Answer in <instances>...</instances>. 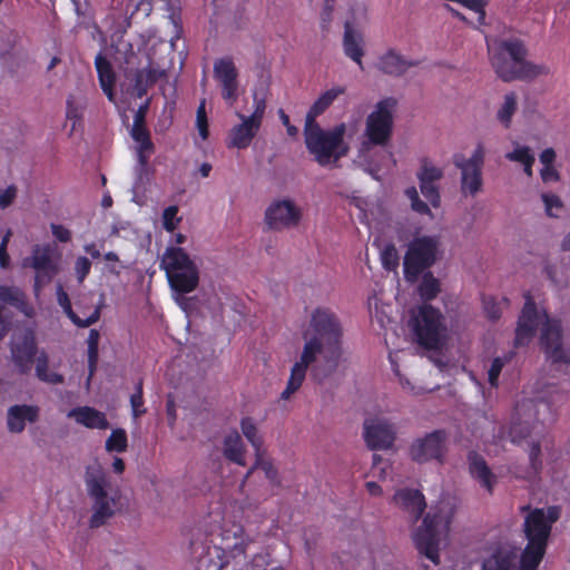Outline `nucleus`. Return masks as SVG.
Returning <instances> with one entry per match:
<instances>
[{"instance_id":"f257e3e1","label":"nucleus","mask_w":570,"mask_h":570,"mask_svg":"<svg viewBox=\"0 0 570 570\" xmlns=\"http://www.w3.org/2000/svg\"><path fill=\"white\" fill-rule=\"evenodd\" d=\"M491 66L504 82L530 80L548 75L549 68L527 60L528 49L520 38H495L488 42Z\"/></svg>"},{"instance_id":"f03ea898","label":"nucleus","mask_w":570,"mask_h":570,"mask_svg":"<svg viewBox=\"0 0 570 570\" xmlns=\"http://www.w3.org/2000/svg\"><path fill=\"white\" fill-rule=\"evenodd\" d=\"M524 305L518 318L514 346H525L533 340L539 324L542 322L540 346L546 356H564L563 331L560 320L550 318L546 311H539L529 292L524 294Z\"/></svg>"},{"instance_id":"7ed1b4c3","label":"nucleus","mask_w":570,"mask_h":570,"mask_svg":"<svg viewBox=\"0 0 570 570\" xmlns=\"http://www.w3.org/2000/svg\"><path fill=\"white\" fill-rule=\"evenodd\" d=\"M454 514L450 499L441 500L413 532V540L420 554L435 567L440 564V550L445 546L449 527Z\"/></svg>"},{"instance_id":"20e7f679","label":"nucleus","mask_w":570,"mask_h":570,"mask_svg":"<svg viewBox=\"0 0 570 570\" xmlns=\"http://www.w3.org/2000/svg\"><path fill=\"white\" fill-rule=\"evenodd\" d=\"M309 327L313 335L306 341L301 356H316L318 353L341 356L344 330L335 311L327 306L316 307L311 314Z\"/></svg>"},{"instance_id":"39448f33","label":"nucleus","mask_w":570,"mask_h":570,"mask_svg":"<svg viewBox=\"0 0 570 570\" xmlns=\"http://www.w3.org/2000/svg\"><path fill=\"white\" fill-rule=\"evenodd\" d=\"M521 511H528L523 523L528 546L521 557L520 570H537L544 556L552 524L559 519L560 511L557 507H549L547 510L521 507Z\"/></svg>"},{"instance_id":"423d86ee","label":"nucleus","mask_w":570,"mask_h":570,"mask_svg":"<svg viewBox=\"0 0 570 570\" xmlns=\"http://www.w3.org/2000/svg\"><path fill=\"white\" fill-rule=\"evenodd\" d=\"M346 125L341 122L331 129H323L317 122H305V145L320 166L336 164L350 151L345 141Z\"/></svg>"},{"instance_id":"0eeeda50","label":"nucleus","mask_w":570,"mask_h":570,"mask_svg":"<svg viewBox=\"0 0 570 570\" xmlns=\"http://www.w3.org/2000/svg\"><path fill=\"white\" fill-rule=\"evenodd\" d=\"M169 286L178 294L194 292L199 284V269L186 250L181 247L169 246L160 261Z\"/></svg>"},{"instance_id":"6e6552de","label":"nucleus","mask_w":570,"mask_h":570,"mask_svg":"<svg viewBox=\"0 0 570 570\" xmlns=\"http://www.w3.org/2000/svg\"><path fill=\"white\" fill-rule=\"evenodd\" d=\"M415 342L428 351L440 350L446 340V326L439 308L423 304L411 320Z\"/></svg>"},{"instance_id":"1a4fd4ad","label":"nucleus","mask_w":570,"mask_h":570,"mask_svg":"<svg viewBox=\"0 0 570 570\" xmlns=\"http://www.w3.org/2000/svg\"><path fill=\"white\" fill-rule=\"evenodd\" d=\"M85 482L88 494L94 501L89 525L90 528H99L114 517L116 500L107 492L109 481L100 465L94 464L87 468Z\"/></svg>"},{"instance_id":"9d476101","label":"nucleus","mask_w":570,"mask_h":570,"mask_svg":"<svg viewBox=\"0 0 570 570\" xmlns=\"http://www.w3.org/2000/svg\"><path fill=\"white\" fill-rule=\"evenodd\" d=\"M397 100L394 97H386L376 102L374 110L368 114L365 120L363 148L368 146L386 145L393 134L394 112Z\"/></svg>"},{"instance_id":"9b49d317","label":"nucleus","mask_w":570,"mask_h":570,"mask_svg":"<svg viewBox=\"0 0 570 570\" xmlns=\"http://www.w3.org/2000/svg\"><path fill=\"white\" fill-rule=\"evenodd\" d=\"M439 239L435 236L414 238L404 255L403 272L407 282H415L419 276L436 261Z\"/></svg>"},{"instance_id":"f8f14e48","label":"nucleus","mask_w":570,"mask_h":570,"mask_svg":"<svg viewBox=\"0 0 570 570\" xmlns=\"http://www.w3.org/2000/svg\"><path fill=\"white\" fill-rule=\"evenodd\" d=\"M338 358H301L291 371L286 389L282 392L281 399L288 400L301 387L306 370L312 365L313 375L321 382L330 377L338 367Z\"/></svg>"},{"instance_id":"ddd939ff","label":"nucleus","mask_w":570,"mask_h":570,"mask_svg":"<svg viewBox=\"0 0 570 570\" xmlns=\"http://www.w3.org/2000/svg\"><path fill=\"white\" fill-rule=\"evenodd\" d=\"M454 165L461 169V189L464 194L474 196L482 186V167L484 163V149L479 144L469 159L456 154L453 157Z\"/></svg>"},{"instance_id":"4468645a","label":"nucleus","mask_w":570,"mask_h":570,"mask_svg":"<svg viewBox=\"0 0 570 570\" xmlns=\"http://www.w3.org/2000/svg\"><path fill=\"white\" fill-rule=\"evenodd\" d=\"M446 440L448 435L443 430L428 433L412 443L410 456L417 463H424L430 460L441 461L446 451Z\"/></svg>"},{"instance_id":"2eb2a0df","label":"nucleus","mask_w":570,"mask_h":570,"mask_svg":"<svg viewBox=\"0 0 570 570\" xmlns=\"http://www.w3.org/2000/svg\"><path fill=\"white\" fill-rule=\"evenodd\" d=\"M301 218V209L289 199L276 200L265 212V222L274 230L295 227L299 224Z\"/></svg>"},{"instance_id":"dca6fc26","label":"nucleus","mask_w":570,"mask_h":570,"mask_svg":"<svg viewBox=\"0 0 570 570\" xmlns=\"http://www.w3.org/2000/svg\"><path fill=\"white\" fill-rule=\"evenodd\" d=\"M24 265H29L36 271V287L50 283L58 272L52 259V248L50 245L33 246L32 255L30 258L26 259Z\"/></svg>"},{"instance_id":"f3484780","label":"nucleus","mask_w":570,"mask_h":570,"mask_svg":"<svg viewBox=\"0 0 570 570\" xmlns=\"http://www.w3.org/2000/svg\"><path fill=\"white\" fill-rule=\"evenodd\" d=\"M214 77L222 86V97L229 105L238 98V72L232 58L225 57L214 62Z\"/></svg>"},{"instance_id":"a211bd4d","label":"nucleus","mask_w":570,"mask_h":570,"mask_svg":"<svg viewBox=\"0 0 570 570\" xmlns=\"http://www.w3.org/2000/svg\"><path fill=\"white\" fill-rule=\"evenodd\" d=\"M393 424L383 419H371L364 422V436L372 450L390 449L395 441Z\"/></svg>"},{"instance_id":"6ab92c4d","label":"nucleus","mask_w":570,"mask_h":570,"mask_svg":"<svg viewBox=\"0 0 570 570\" xmlns=\"http://www.w3.org/2000/svg\"><path fill=\"white\" fill-rule=\"evenodd\" d=\"M535 407L537 404L531 400L524 401L517 405L515 415L513 416L509 430V438L511 442H520L522 439L530 434L535 416Z\"/></svg>"},{"instance_id":"aec40b11","label":"nucleus","mask_w":570,"mask_h":570,"mask_svg":"<svg viewBox=\"0 0 570 570\" xmlns=\"http://www.w3.org/2000/svg\"><path fill=\"white\" fill-rule=\"evenodd\" d=\"M420 65V60H407L404 56L391 48L381 55L376 67L385 75L393 77L403 76L410 68Z\"/></svg>"},{"instance_id":"412c9836","label":"nucleus","mask_w":570,"mask_h":570,"mask_svg":"<svg viewBox=\"0 0 570 570\" xmlns=\"http://www.w3.org/2000/svg\"><path fill=\"white\" fill-rule=\"evenodd\" d=\"M393 501L397 508L409 514L412 521L419 520L426 508L424 495L419 490H399L394 494Z\"/></svg>"},{"instance_id":"4be33fe9","label":"nucleus","mask_w":570,"mask_h":570,"mask_svg":"<svg viewBox=\"0 0 570 570\" xmlns=\"http://www.w3.org/2000/svg\"><path fill=\"white\" fill-rule=\"evenodd\" d=\"M342 46L344 55L363 69L364 36L360 30L354 28L350 20H346L344 23Z\"/></svg>"},{"instance_id":"5701e85b","label":"nucleus","mask_w":570,"mask_h":570,"mask_svg":"<svg viewBox=\"0 0 570 570\" xmlns=\"http://www.w3.org/2000/svg\"><path fill=\"white\" fill-rule=\"evenodd\" d=\"M466 461L471 476L476 480L480 485L484 488L489 493H492L498 478L492 473L485 459L475 451H470L468 453Z\"/></svg>"},{"instance_id":"b1692460","label":"nucleus","mask_w":570,"mask_h":570,"mask_svg":"<svg viewBox=\"0 0 570 570\" xmlns=\"http://www.w3.org/2000/svg\"><path fill=\"white\" fill-rule=\"evenodd\" d=\"M36 331L30 326L17 327L11 336V356H37Z\"/></svg>"},{"instance_id":"393cba45","label":"nucleus","mask_w":570,"mask_h":570,"mask_svg":"<svg viewBox=\"0 0 570 570\" xmlns=\"http://www.w3.org/2000/svg\"><path fill=\"white\" fill-rule=\"evenodd\" d=\"M39 419V407L36 405H12L7 412V428L11 433H21L26 422L35 423Z\"/></svg>"},{"instance_id":"a878e982","label":"nucleus","mask_w":570,"mask_h":570,"mask_svg":"<svg viewBox=\"0 0 570 570\" xmlns=\"http://www.w3.org/2000/svg\"><path fill=\"white\" fill-rule=\"evenodd\" d=\"M238 117L242 119V122L232 128L227 146L229 148L245 149L250 145L261 126L242 114H238Z\"/></svg>"},{"instance_id":"bb28decb","label":"nucleus","mask_w":570,"mask_h":570,"mask_svg":"<svg viewBox=\"0 0 570 570\" xmlns=\"http://www.w3.org/2000/svg\"><path fill=\"white\" fill-rule=\"evenodd\" d=\"M68 416L73 417L77 423L88 429L107 430L109 428V422L106 417V414L96 410L95 407H76L68 413Z\"/></svg>"},{"instance_id":"cd10ccee","label":"nucleus","mask_w":570,"mask_h":570,"mask_svg":"<svg viewBox=\"0 0 570 570\" xmlns=\"http://www.w3.org/2000/svg\"><path fill=\"white\" fill-rule=\"evenodd\" d=\"M345 91L346 88L344 86H334L322 92L309 107L305 122H317L316 118L323 115L340 96L345 94Z\"/></svg>"},{"instance_id":"c85d7f7f","label":"nucleus","mask_w":570,"mask_h":570,"mask_svg":"<svg viewBox=\"0 0 570 570\" xmlns=\"http://www.w3.org/2000/svg\"><path fill=\"white\" fill-rule=\"evenodd\" d=\"M95 67L98 73L99 85L110 101L115 99L116 73L110 61L99 52L95 58Z\"/></svg>"},{"instance_id":"c756f323","label":"nucleus","mask_w":570,"mask_h":570,"mask_svg":"<svg viewBox=\"0 0 570 570\" xmlns=\"http://www.w3.org/2000/svg\"><path fill=\"white\" fill-rule=\"evenodd\" d=\"M246 448L240 434L237 431L228 432L223 440V454L224 456L238 464L246 465L245 460Z\"/></svg>"},{"instance_id":"7c9ffc66","label":"nucleus","mask_w":570,"mask_h":570,"mask_svg":"<svg viewBox=\"0 0 570 570\" xmlns=\"http://www.w3.org/2000/svg\"><path fill=\"white\" fill-rule=\"evenodd\" d=\"M367 309L373 322H376L381 328H386L392 323V305L383 303L376 293L367 297Z\"/></svg>"},{"instance_id":"2f4dec72","label":"nucleus","mask_w":570,"mask_h":570,"mask_svg":"<svg viewBox=\"0 0 570 570\" xmlns=\"http://www.w3.org/2000/svg\"><path fill=\"white\" fill-rule=\"evenodd\" d=\"M57 301L61 306L67 316L71 320V322L78 327H88L96 323L100 316V309L97 307L89 316L86 318L79 317L72 309L71 302L69 299L68 294L59 287L57 291Z\"/></svg>"},{"instance_id":"473e14b6","label":"nucleus","mask_w":570,"mask_h":570,"mask_svg":"<svg viewBox=\"0 0 570 570\" xmlns=\"http://www.w3.org/2000/svg\"><path fill=\"white\" fill-rule=\"evenodd\" d=\"M165 76V70L149 65L147 68L140 69L135 75V89L138 97L147 94L148 89L153 87L160 78Z\"/></svg>"},{"instance_id":"72a5a7b5","label":"nucleus","mask_w":570,"mask_h":570,"mask_svg":"<svg viewBox=\"0 0 570 570\" xmlns=\"http://www.w3.org/2000/svg\"><path fill=\"white\" fill-rule=\"evenodd\" d=\"M0 301L14 306L28 316L32 309L28 305L23 292L14 287L0 286Z\"/></svg>"},{"instance_id":"f704fd0d","label":"nucleus","mask_w":570,"mask_h":570,"mask_svg":"<svg viewBox=\"0 0 570 570\" xmlns=\"http://www.w3.org/2000/svg\"><path fill=\"white\" fill-rule=\"evenodd\" d=\"M240 429H242L243 435L250 443L255 453H261V452L265 451L263 438L259 434L258 429L252 417L242 419Z\"/></svg>"},{"instance_id":"c9c22d12","label":"nucleus","mask_w":570,"mask_h":570,"mask_svg":"<svg viewBox=\"0 0 570 570\" xmlns=\"http://www.w3.org/2000/svg\"><path fill=\"white\" fill-rule=\"evenodd\" d=\"M518 109V97L515 92L511 91L504 95V100L497 112L498 120L504 126L510 128L512 117Z\"/></svg>"},{"instance_id":"e433bc0d","label":"nucleus","mask_w":570,"mask_h":570,"mask_svg":"<svg viewBox=\"0 0 570 570\" xmlns=\"http://www.w3.org/2000/svg\"><path fill=\"white\" fill-rule=\"evenodd\" d=\"M420 164V170L416 174L419 183L436 184L439 180L443 178L444 174L442 168L434 166L433 163L428 157H423Z\"/></svg>"},{"instance_id":"4c0bfd02","label":"nucleus","mask_w":570,"mask_h":570,"mask_svg":"<svg viewBox=\"0 0 570 570\" xmlns=\"http://www.w3.org/2000/svg\"><path fill=\"white\" fill-rule=\"evenodd\" d=\"M514 558L503 551L493 553L483 562V570H514Z\"/></svg>"},{"instance_id":"58836bf2","label":"nucleus","mask_w":570,"mask_h":570,"mask_svg":"<svg viewBox=\"0 0 570 570\" xmlns=\"http://www.w3.org/2000/svg\"><path fill=\"white\" fill-rule=\"evenodd\" d=\"M417 291L424 302L432 301L440 293V282L431 272H426L423 274Z\"/></svg>"},{"instance_id":"ea45409f","label":"nucleus","mask_w":570,"mask_h":570,"mask_svg":"<svg viewBox=\"0 0 570 570\" xmlns=\"http://www.w3.org/2000/svg\"><path fill=\"white\" fill-rule=\"evenodd\" d=\"M128 448L127 433L124 429L112 430L109 438L106 440L105 449L107 452L122 453Z\"/></svg>"},{"instance_id":"a19ab883","label":"nucleus","mask_w":570,"mask_h":570,"mask_svg":"<svg viewBox=\"0 0 570 570\" xmlns=\"http://www.w3.org/2000/svg\"><path fill=\"white\" fill-rule=\"evenodd\" d=\"M254 468H259L264 471L265 476L274 484H279L278 472L274 468L272 461L265 458V451L255 453Z\"/></svg>"},{"instance_id":"79ce46f5","label":"nucleus","mask_w":570,"mask_h":570,"mask_svg":"<svg viewBox=\"0 0 570 570\" xmlns=\"http://www.w3.org/2000/svg\"><path fill=\"white\" fill-rule=\"evenodd\" d=\"M381 262L382 266L390 272L395 271L399 267L400 256L394 244L389 243L383 247L381 252Z\"/></svg>"},{"instance_id":"37998d69","label":"nucleus","mask_w":570,"mask_h":570,"mask_svg":"<svg viewBox=\"0 0 570 570\" xmlns=\"http://www.w3.org/2000/svg\"><path fill=\"white\" fill-rule=\"evenodd\" d=\"M131 137L136 142H138L139 149L147 150L148 153H154L155 146L154 142L151 141L150 134L147 127L132 128Z\"/></svg>"},{"instance_id":"c03bdc74","label":"nucleus","mask_w":570,"mask_h":570,"mask_svg":"<svg viewBox=\"0 0 570 570\" xmlns=\"http://www.w3.org/2000/svg\"><path fill=\"white\" fill-rule=\"evenodd\" d=\"M404 193L405 196L411 202V208L415 213L420 215H431V209L429 205L425 202L421 200L419 193L414 186L406 188Z\"/></svg>"},{"instance_id":"a18cd8bd","label":"nucleus","mask_w":570,"mask_h":570,"mask_svg":"<svg viewBox=\"0 0 570 570\" xmlns=\"http://www.w3.org/2000/svg\"><path fill=\"white\" fill-rule=\"evenodd\" d=\"M36 373L41 381L50 384H60L63 382L62 375L49 372L47 358H39V362L36 366Z\"/></svg>"},{"instance_id":"49530a36","label":"nucleus","mask_w":570,"mask_h":570,"mask_svg":"<svg viewBox=\"0 0 570 570\" xmlns=\"http://www.w3.org/2000/svg\"><path fill=\"white\" fill-rule=\"evenodd\" d=\"M178 206L171 205L164 209L163 212V227L165 230L173 233L181 222L180 217H177Z\"/></svg>"},{"instance_id":"de8ad7c7","label":"nucleus","mask_w":570,"mask_h":570,"mask_svg":"<svg viewBox=\"0 0 570 570\" xmlns=\"http://www.w3.org/2000/svg\"><path fill=\"white\" fill-rule=\"evenodd\" d=\"M420 189L424 198L434 207L438 208L441 204L440 190L434 183H420Z\"/></svg>"},{"instance_id":"09e8293b","label":"nucleus","mask_w":570,"mask_h":570,"mask_svg":"<svg viewBox=\"0 0 570 570\" xmlns=\"http://www.w3.org/2000/svg\"><path fill=\"white\" fill-rule=\"evenodd\" d=\"M130 405L132 416L135 419L141 416L146 412L142 399V380H139L136 384V392L130 396Z\"/></svg>"},{"instance_id":"8fccbe9b","label":"nucleus","mask_w":570,"mask_h":570,"mask_svg":"<svg viewBox=\"0 0 570 570\" xmlns=\"http://www.w3.org/2000/svg\"><path fill=\"white\" fill-rule=\"evenodd\" d=\"M196 126L199 132V136L205 140L208 138V118L206 114V101L203 99L197 108L196 112Z\"/></svg>"},{"instance_id":"3c124183","label":"nucleus","mask_w":570,"mask_h":570,"mask_svg":"<svg viewBox=\"0 0 570 570\" xmlns=\"http://www.w3.org/2000/svg\"><path fill=\"white\" fill-rule=\"evenodd\" d=\"M335 0H324L320 19H321V29L324 32H327L331 28L333 21V13L335 9Z\"/></svg>"},{"instance_id":"603ef678","label":"nucleus","mask_w":570,"mask_h":570,"mask_svg":"<svg viewBox=\"0 0 570 570\" xmlns=\"http://www.w3.org/2000/svg\"><path fill=\"white\" fill-rule=\"evenodd\" d=\"M0 234L2 235L0 242V266L6 268L9 266L10 263V256L8 254L7 247L12 236V232L10 228H2V232Z\"/></svg>"},{"instance_id":"864d4df0","label":"nucleus","mask_w":570,"mask_h":570,"mask_svg":"<svg viewBox=\"0 0 570 570\" xmlns=\"http://www.w3.org/2000/svg\"><path fill=\"white\" fill-rule=\"evenodd\" d=\"M482 303L484 313L489 320L497 321L501 317V309L494 297L483 296Z\"/></svg>"},{"instance_id":"5fc2aeb1","label":"nucleus","mask_w":570,"mask_h":570,"mask_svg":"<svg viewBox=\"0 0 570 570\" xmlns=\"http://www.w3.org/2000/svg\"><path fill=\"white\" fill-rule=\"evenodd\" d=\"M391 364H392V368H393L395 375L399 377L400 384L402 385L404 391H406L413 395H419L423 392V390L421 387L416 389L413 384H411V382L406 377H404L403 374H401L400 365L397 364V362L394 358H391Z\"/></svg>"},{"instance_id":"6e6d98bb","label":"nucleus","mask_w":570,"mask_h":570,"mask_svg":"<svg viewBox=\"0 0 570 570\" xmlns=\"http://www.w3.org/2000/svg\"><path fill=\"white\" fill-rule=\"evenodd\" d=\"M505 157L511 161H518L521 163L522 165L534 158L533 154H531L530 148L527 146L513 149L512 151L508 153Z\"/></svg>"},{"instance_id":"4d7b16f0","label":"nucleus","mask_w":570,"mask_h":570,"mask_svg":"<svg viewBox=\"0 0 570 570\" xmlns=\"http://www.w3.org/2000/svg\"><path fill=\"white\" fill-rule=\"evenodd\" d=\"M90 269L91 262L87 257L80 256L76 259L75 272L79 283H82L85 281V278L89 275Z\"/></svg>"},{"instance_id":"13d9d810","label":"nucleus","mask_w":570,"mask_h":570,"mask_svg":"<svg viewBox=\"0 0 570 570\" xmlns=\"http://www.w3.org/2000/svg\"><path fill=\"white\" fill-rule=\"evenodd\" d=\"M541 198L546 206V212L551 217H557L558 215L553 213V209H561L562 202L559 196L554 194H542Z\"/></svg>"},{"instance_id":"bf43d9fd","label":"nucleus","mask_w":570,"mask_h":570,"mask_svg":"<svg viewBox=\"0 0 570 570\" xmlns=\"http://www.w3.org/2000/svg\"><path fill=\"white\" fill-rule=\"evenodd\" d=\"M266 110V102L264 98L254 97V111L247 116L250 120L262 126V120Z\"/></svg>"},{"instance_id":"052dcab7","label":"nucleus","mask_w":570,"mask_h":570,"mask_svg":"<svg viewBox=\"0 0 570 570\" xmlns=\"http://www.w3.org/2000/svg\"><path fill=\"white\" fill-rule=\"evenodd\" d=\"M504 366L502 358H493V362L488 370V381L491 386H498L499 375Z\"/></svg>"},{"instance_id":"680f3d73","label":"nucleus","mask_w":570,"mask_h":570,"mask_svg":"<svg viewBox=\"0 0 570 570\" xmlns=\"http://www.w3.org/2000/svg\"><path fill=\"white\" fill-rule=\"evenodd\" d=\"M99 340H100L99 332L97 330H90L88 338H87V344H88L87 356H98Z\"/></svg>"},{"instance_id":"e2e57ef3","label":"nucleus","mask_w":570,"mask_h":570,"mask_svg":"<svg viewBox=\"0 0 570 570\" xmlns=\"http://www.w3.org/2000/svg\"><path fill=\"white\" fill-rule=\"evenodd\" d=\"M540 453V445L538 443H532L529 452V460L533 473H538L541 469V461L539 459Z\"/></svg>"},{"instance_id":"0e129e2a","label":"nucleus","mask_w":570,"mask_h":570,"mask_svg":"<svg viewBox=\"0 0 570 570\" xmlns=\"http://www.w3.org/2000/svg\"><path fill=\"white\" fill-rule=\"evenodd\" d=\"M17 197V187L14 185L8 186L0 195V208L9 207Z\"/></svg>"},{"instance_id":"69168bd1","label":"nucleus","mask_w":570,"mask_h":570,"mask_svg":"<svg viewBox=\"0 0 570 570\" xmlns=\"http://www.w3.org/2000/svg\"><path fill=\"white\" fill-rule=\"evenodd\" d=\"M52 235L61 243H68L71 240V232L62 225L51 224L50 226Z\"/></svg>"},{"instance_id":"338daca9","label":"nucleus","mask_w":570,"mask_h":570,"mask_svg":"<svg viewBox=\"0 0 570 570\" xmlns=\"http://www.w3.org/2000/svg\"><path fill=\"white\" fill-rule=\"evenodd\" d=\"M540 176L543 183L558 181L560 179V174L554 166H543L540 170Z\"/></svg>"},{"instance_id":"774afa93","label":"nucleus","mask_w":570,"mask_h":570,"mask_svg":"<svg viewBox=\"0 0 570 570\" xmlns=\"http://www.w3.org/2000/svg\"><path fill=\"white\" fill-rule=\"evenodd\" d=\"M556 151L553 148H547L540 154V161L543 166H553Z\"/></svg>"}]
</instances>
